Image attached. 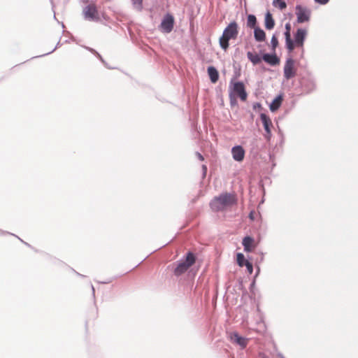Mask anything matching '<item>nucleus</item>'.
<instances>
[{"label": "nucleus", "mask_w": 358, "mask_h": 358, "mask_svg": "<svg viewBox=\"0 0 358 358\" xmlns=\"http://www.w3.org/2000/svg\"><path fill=\"white\" fill-rule=\"evenodd\" d=\"M250 219L253 220V215L252 213L250 214Z\"/></svg>", "instance_id": "30"}, {"label": "nucleus", "mask_w": 358, "mask_h": 358, "mask_svg": "<svg viewBox=\"0 0 358 358\" xmlns=\"http://www.w3.org/2000/svg\"><path fill=\"white\" fill-rule=\"evenodd\" d=\"M260 118L262 122L264 128L265 129L266 134H265V138L267 140H270L271 136V127H272V122L269 117H268L266 114L262 113L260 115Z\"/></svg>", "instance_id": "9"}, {"label": "nucleus", "mask_w": 358, "mask_h": 358, "mask_svg": "<svg viewBox=\"0 0 358 358\" xmlns=\"http://www.w3.org/2000/svg\"><path fill=\"white\" fill-rule=\"evenodd\" d=\"M236 203L235 196L231 194H224L215 198L210 202V207L215 211L224 210Z\"/></svg>", "instance_id": "2"}, {"label": "nucleus", "mask_w": 358, "mask_h": 358, "mask_svg": "<svg viewBox=\"0 0 358 358\" xmlns=\"http://www.w3.org/2000/svg\"><path fill=\"white\" fill-rule=\"evenodd\" d=\"M262 59H264V62H266V63L269 64L271 66L278 64L280 62L279 59L275 54H264L262 57Z\"/></svg>", "instance_id": "15"}, {"label": "nucleus", "mask_w": 358, "mask_h": 358, "mask_svg": "<svg viewBox=\"0 0 358 358\" xmlns=\"http://www.w3.org/2000/svg\"><path fill=\"white\" fill-rule=\"evenodd\" d=\"M271 46H272L273 50H275V48L278 46V38H277V37L275 35H273L272 36L271 41Z\"/></svg>", "instance_id": "25"}, {"label": "nucleus", "mask_w": 358, "mask_h": 358, "mask_svg": "<svg viewBox=\"0 0 358 358\" xmlns=\"http://www.w3.org/2000/svg\"><path fill=\"white\" fill-rule=\"evenodd\" d=\"M196 155H197L198 158L199 159V160H201V161L203 160V157L200 153L196 152Z\"/></svg>", "instance_id": "28"}, {"label": "nucleus", "mask_w": 358, "mask_h": 358, "mask_svg": "<svg viewBox=\"0 0 358 358\" xmlns=\"http://www.w3.org/2000/svg\"><path fill=\"white\" fill-rule=\"evenodd\" d=\"M296 75V69L294 68V61L292 58L286 60L284 66V76L286 79L289 80Z\"/></svg>", "instance_id": "7"}, {"label": "nucleus", "mask_w": 358, "mask_h": 358, "mask_svg": "<svg viewBox=\"0 0 358 358\" xmlns=\"http://www.w3.org/2000/svg\"><path fill=\"white\" fill-rule=\"evenodd\" d=\"M257 19L253 15H249L247 20V25L249 27L254 28L256 25Z\"/></svg>", "instance_id": "21"}, {"label": "nucleus", "mask_w": 358, "mask_h": 358, "mask_svg": "<svg viewBox=\"0 0 358 358\" xmlns=\"http://www.w3.org/2000/svg\"><path fill=\"white\" fill-rule=\"evenodd\" d=\"M233 159L236 162H242L245 157V150L241 145H236L231 149Z\"/></svg>", "instance_id": "11"}, {"label": "nucleus", "mask_w": 358, "mask_h": 358, "mask_svg": "<svg viewBox=\"0 0 358 358\" xmlns=\"http://www.w3.org/2000/svg\"><path fill=\"white\" fill-rule=\"evenodd\" d=\"M195 262V257L193 253L188 252L185 260L180 262L174 270L176 275L185 273Z\"/></svg>", "instance_id": "3"}, {"label": "nucleus", "mask_w": 358, "mask_h": 358, "mask_svg": "<svg viewBox=\"0 0 358 358\" xmlns=\"http://www.w3.org/2000/svg\"><path fill=\"white\" fill-rule=\"evenodd\" d=\"M329 0H315V2L320 3V4H322V5H324L326 3H327L329 2Z\"/></svg>", "instance_id": "27"}, {"label": "nucleus", "mask_w": 358, "mask_h": 358, "mask_svg": "<svg viewBox=\"0 0 358 358\" xmlns=\"http://www.w3.org/2000/svg\"><path fill=\"white\" fill-rule=\"evenodd\" d=\"M275 22L270 13H267L265 16V27L267 29H272L274 27Z\"/></svg>", "instance_id": "18"}, {"label": "nucleus", "mask_w": 358, "mask_h": 358, "mask_svg": "<svg viewBox=\"0 0 358 358\" xmlns=\"http://www.w3.org/2000/svg\"><path fill=\"white\" fill-rule=\"evenodd\" d=\"M174 20L172 15H166L162 20L160 27L165 33H169L172 31L173 27Z\"/></svg>", "instance_id": "8"}, {"label": "nucleus", "mask_w": 358, "mask_h": 358, "mask_svg": "<svg viewBox=\"0 0 358 358\" xmlns=\"http://www.w3.org/2000/svg\"><path fill=\"white\" fill-rule=\"evenodd\" d=\"M237 264L239 266L242 267L245 266V261L244 255L242 253H238L237 255Z\"/></svg>", "instance_id": "23"}, {"label": "nucleus", "mask_w": 358, "mask_h": 358, "mask_svg": "<svg viewBox=\"0 0 358 358\" xmlns=\"http://www.w3.org/2000/svg\"><path fill=\"white\" fill-rule=\"evenodd\" d=\"M83 15L86 19H96L97 17V10L94 4L87 5L83 10Z\"/></svg>", "instance_id": "10"}, {"label": "nucleus", "mask_w": 358, "mask_h": 358, "mask_svg": "<svg viewBox=\"0 0 358 358\" xmlns=\"http://www.w3.org/2000/svg\"><path fill=\"white\" fill-rule=\"evenodd\" d=\"M236 95L239 96L242 101H245L247 99V93L245 90V86L241 82H236L231 83L230 96Z\"/></svg>", "instance_id": "4"}, {"label": "nucleus", "mask_w": 358, "mask_h": 358, "mask_svg": "<svg viewBox=\"0 0 358 358\" xmlns=\"http://www.w3.org/2000/svg\"><path fill=\"white\" fill-rule=\"evenodd\" d=\"M208 73L212 83H215L217 81L219 74L217 69L213 66L208 68Z\"/></svg>", "instance_id": "17"}, {"label": "nucleus", "mask_w": 358, "mask_h": 358, "mask_svg": "<svg viewBox=\"0 0 358 358\" xmlns=\"http://www.w3.org/2000/svg\"><path fill=\"white\" fill-rule=\"evenodd\" d=\"M244 251L250 252L255 248V240L250 236H245L242 241Z\"/></svg>", "instance_id": "14"}, {"label": "nucleus", "mask_w": 358, "mask_h": 358, "mask_svg": "<svg viewBox=\"0 0 358 358\" xmlns=\"http://www.w3.org/2000/svg\"><path fill=\"white\" fill-rule=\"evenodd\" d=\"M285 44L286 48L289 50V52L293 51V44H292V40L291 39V24L289 23L285 24Z\"/></svg>", "instance_id": "13"}, {"label": "nucleus", "mask_w": 358, "mask_h": 358, "mask_svg": "<svg viewBox=\"0 0 358 358\" xmlns=\"http://www.w3.org/2000/svg\"><path fill=\"white\" fill-rule=\"evenodd\" d=\"M132 3L136 9L141 10L142 9L143 0H131Z\"/></svg>", "instance_id": "24"}, {"label": "nucleus", "mask_w": 358, "mask_h": 358, "mask_svg": "<svg viewBox=\"0 0 358 358\" xmlns=\"http://www.w3.org/2000/svg\"><path fill=\"white\" fill-rule=\"evenodd\" d=\"M273 5L275 7L279 8L280 10H283L286 8V3L282 0H273Z\"/></svg>", "instance_id": "22"}, {"label": "nucleus", "mask_w": 358, "mask_h": 358, "mask_svg": "<svg viewBox=\"0 0 358 358\" xmlns=\"http://www.w3.org/2000/svg\"><path fill=\"white\" fill-rule=\"evenodd\" d=\"M296 15L299 23L308 22L310 19V11L306 7L298 5L296 6Z\"/></svg>", "instance_id": "6"}, {"label": "nucleus", "mask_w": 358, "mask_h": 358, "mask_svg": "<svg viewBox=\"0 0 358 358\" xmlns=\"http://www.w3.org/2000/svg\"><path fill=\"white\" fill-rule=\"evenodd\" d=\"M255 38L257 41H264L265 40V32L260 28H255L254 31Z\"/></svg>", "instance_id": "19"}, {"label": "nucleus", "mask_w": 358, "mask_h": 358, "mask_svg": "<svg viewBox=\"0 0 358 358\" xmlns=\"http://www.w3.org/2000/svg\"><path fill=\"white\" fill-rule=\"evenodd\" d=\"M307 34L306 29L299 28L296 30L294 35V41L292 40L293 50L296 47L303 48Z\"/></svg>", "instance_id": "5"}, {"label": "nucleus", "mask_w": 358, "mask_h": 358, "mask_svg": "<svg viewBox=\"0 0 358 358\" xmlns=\"http://www.w3.org/2000/svg\"><path fill=\"white\" fill-rule=\"evenodd\" d=\"M282 97L281 95H279L277 97H275L269 106L270 110L272 112L277 110L280 108V106L282 103Z\"/></svg>", "instance_id": "16"}, {"label": "nucleus", "mask_w": 358, "mask_h": 358, "mask_svg": "<svg viewBox=\"0 0 358 358\" xmlns=\"http://www.w3.org/2000/svg\"><path fill=\"white\" fill-rule=\"evenodd\" d=\"M230 340L232 343H236L241 348H245L248 343V339L240 336L237 333H233L230 336Z\"/></svg>", "instance_id": "12"}, {"label": "nucleus", "mask_w": 358, "mask_h": 358, "mask_svg": "<svg viewBox=\"0 0 358 358\" xmlns=\"http://www.w3.org/2000/svg\"><path fill=\"white\" fill-rule=\"evenodd\" d=\"M245 266H246L248 272L251 274L253 271L252 264L248 261H245Z\"/></svg>", "instance_id": "26"}, {"label": "nucleus", "mask_w": 358, "mask_h": 358, "mask_svg": "<svg viewBox=\"0 0 358 358\" xmlns=\"http://www.w3.org/2000/svg\"><path fill=\"white\" fill-rule=\"evenodd\" d=\"M247 57H248V59L254 65H256V64H259L261 62V60H262L261 57L257 54H253L251 52H248L247 53Z\"/></svg>", "instance_id": "20"}, {"label": "nucleus", "mask_w": 358, "mask_h": 358, "mask_svg": "<svg viewBox=\"0 0 358 358\" xmlns=\"http://www.w3.org/2000/svg\"><path fill=\"white\" fill-rule=\"evenodd\" d=\"M239 28L238 24L235 22H231L224 29L222 36L219 39V43L222 50L226 51L229 46V41L236 40L238 37Z\"/></svg>", "instance_id": "1"}, {"label": "nucleus", "mask_w": 358, "mask_h": 358, "mask_svg": "<svg viewBox=\"0 0 358 358\" xmlns=\"http://www.w3.org/2000/svg\"><path fill=\"white\" fill-rule=\"evenodd\" d=\"M202 169H203V176H205V175H206V171H207V167H206V165H203V166H202Z\"/></svg>", "instance_id": "29"}]
</instances>
